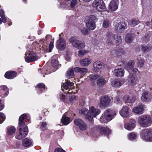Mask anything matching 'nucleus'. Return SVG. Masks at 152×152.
Segmentation results:
<instances>
[{"label": "nucleus", "mask_w": 152, "mask_h": 152, "mask_svg": "<svg viewBox=\"0 0 152 152\" xmlns=\"http://www.w3.org/2000/svg\"><path fill=\"white\" fill-rule=\"evenodd\" d=\"M25 55V60L28 63L34 61L40 58L36 53L30 51L27 52Z\"/></svg>", "instance_id": "7"}, {"label": "nucleus", "mask_w": 152, "mask_h": 152, "mask_svg": "<svg viewBox=\"0 0 152 152\" xmlns=\"http://www.w3.org/2000/svg\"><path fill=\"white\" fill-rule=\"evenodd\" d=\"M47 123L45 122H43L41 123V128L42 130H45L46 129Z\"/></svg>", "instance_id": "57"}, {"label": "nucleus", "mask_w": 152, "mask_h": 152, "mask_svg": "<svg viewBox=\"0 0 152 152\" xmlns=\"http://www.w3.org/2000/svg\"><path fill=\"white\" fill-rule=\"evenodd\" d=\"M132 68V67H131V66L128 64L125 66V69L127 70L129 72H131Z\"/></svg>", "instance_id": "59"}, {"label": "nucleus", "mask_w": 152, "mask_h": 152, "mask_svg": "<svg viewBox=\"0 0 152 152\" xmlns=\"http://www.w3.org/2000/svg\"><path fill=\"white\" fill-rule=\"evenodd\" d=\"M136 97L135 95H132L130 96L125 95L123 97V100L126 102L133 103L136 100Z\"/></svg>", "instance_id": "19"}, {"label": "nucleus", "mask_w": 152, "mask_h": 152, "mask_svg": "<svg viewBox=\"0 0 152 152\" xmlns=\"http://www.w3.org/2000/svg\"><path fill=\"white\" fill-rule=\"evenodd\" d=\"M116 55L117 56H122L124 54V52L123 50L121 48H120L117 50L115 52Z\"/></svg>", "instance_id": "48"}, {"label": "nucleus", "mask_w": 152, "mask_h": 152, "mask_svg": "<svg viewBox=\"0 0 152 152\" xmlns=\"http://www.w3.org/2000/svg\"><path fill=\"white\" fill-rule=\"evenodd\" d=\"M66 46V43L64 39L63 38H59L56 44V47L60 50H64Z\"/></svg>", "instance_id": "11"}, {"label": "nucleus", "mask_w": 152, "mask_h": 152, "mask_svg": "<svg viewBox=\"0 0 152 152\" xmlns=\"http://www.w3.org/2000/svg\"><path fill=\"white\" fill-rule=\"evenodd\" d=\"M89 121H92L93 120V118L95 117L100 113V110L98 109L95 108L93 106L89 108Z\"/></svg>", "instance_id": "9"}, {"label": "nucleus", "mask_w": 152, "mask_h": 152, "mask_svg": "<svg viewBox=\"0 0 152 152\" xmlns=\"http://www.w3.org/2000/svg\"><path fill=\"white\" fill-rule=\"evenodd\" d=\"M140 136L144 140L152 142V128L145 129L142 130Z\"/></svg>", "instance_id": "4"}, {"label": "nucleus", "mask_w": 152, "mask_h": 152, "mask_svg": "<svg viewBox=\"0 0 152 152\" xmlns=\"http://www.w3.org/2000/svg\"><path fill=\"white\" fill-rule=\"evenodd\" d=\"M150 37V34H147L143 36L142 38V42L144 43L147 42L149 41V38Z\"/></svg>", "instance_id": "46"}, {"label": "nucleus", "mask_w": 152, "mask_h": 152, "mask_svg": "<svg viewBox=\"0 0 152 152\" xmlns=\"http://www.w3.org/2000/svg\"><path fill=\"white\" fill-rule=\"evenodd\" d=\"M79 127L80 130L84 131L87 129V126L86 124L83 121L81 125L79 126Z\"/></svg>", "instance_id": "49"}, {"label": "nucleus", "mask_w": 152, "mask_h": 152, "mask_svg": "<svg viewBox=\"0 0 152 152\" xmlns=\"http://www.w3.org/2000/svg\"><path fill=\"white\" fill-rule=\"evenodd\" d=\"M91 61V60L90 58H86L81 60L80 61V63L81 66H86L90 64Z\"/></svg>", "instance_id": "24"}, {"label": "nucleus", "mask_w": 152, "mask_h": 152, "mask_svg": "<svg viewBox=\"0 0 152 152\" xmlns=\"http://www.w3.org/2000/svg\"><path fill=\"white\" fill-rule=\"evenodd\" d=\"M119 3L118 0H112L109 4L108 7L109 10L111 12L116 10L118 8Z\"/></svg>", "instance_id": "12"}, {"label": "nucleus", "mask_w": 152, "mask_h": 152, "mask_svg": "<svg viewBox=\"0 0 152 152\" xmlns=\"http://www.w3.org/2000/svg\"><path fill=\"white\" fill-rule=\"evenodd\" d=\"M77 4V1L76 0H72L70 4V7L73 8Z\"/></svg>", "instance_id": "56"}, {"label": "nucleus", "mask_w": 152, "mask_h": 152, "mask_svg": "<svg viewBox=\"0 0 152 152\" xmlns=\"http://www.w3.org/2000/svg\"><path fill=\"white\" fill-rule=\"evenodd\" d=\"M75 72H79L81 74L86 73L88 71V69L86 68H80L79 67H76L74 69Z\"/></svg>", "instance_id": "30"}, {"label": "nucleus", "mask_w": 152, "mask_h": 152, "mask_svg": "<svg viewBox=\"0 0 152 152\" xmlns=\"http://www.w3.org/2000/svg\"><path fill=\"white\" fill-rule=\"evenodd\" d=\"M127 80L132 85L134 86L136 84L137 78V77H135L132 75H130L128 77Z\"/></svg>", "instance_id": "27"}, {"label": "nucleus", "mask_w": 152, "mask_h": 152, "mask_svg": "<svg viewBox=\"0 0 152 152\" xmlns=\"http://www.w3.org/2000/svg\"><path fill=\"white\" fill-rule=\"evenodd\" d=\"M0 93L2 97H5L8 94V91L7 87L4 85L0 86Z\"/></svg>", "instance_id": "20"}, {"label": "nucleus", "mask_w": 152, "mask_h": 152, "mask_svg": "<svg viewBox=\"0 0 152 152\" xmlns=\"http://www.w3.org/2000/svg\"><path fill=\"white\" fill-rule=\"evenodd\" d=\"M89 111L86 109H83L81 110L80 111V113L81 114H83L86 116V118L89 121V118H90Z\"/></svg>", "instance_id": "32"}, {"label": "nucleus", "mask_w": 152, "mask_h": 152, "mask_svg": "<svg viewBox=\"0 0 152 152\" xmlns=\"http://www.w3.org/2000/svg\"><path fill=\"white\" fill-rule=\"evenodd\" d=\"M98 129L100 133L102 134L107 135L111 132V131L107 127H103L100 126H98Z\"/></svg>", "instance_id": "22"}, {"label": "nucleus", "mask_w": 152, "mask_h": 152, "mask_svg": "<svg viewBox=\"0 0 152 152\" xmlns=\"http://www.w3.org/2000/svg\"><path fill=\"white\" fill-rule=\"evenodd\" d=\"M137 137V135L134 132L129 134L128 135V138L129 140H132L136 139Z\"/></svg>", "instance_id": "38"}, {"label": "nucleus", "mask_w": 152, "mask_h": 152, "mask_svg": "<svg viewBox=\"0 0 152 152\" xmlns=\"http://www.w3.org/2000/svg\"><path fill=\"white\" fill-rule=\"evenodd\" d=\"M141 99L143 102H149L152 99V95L149 91H145L142 92Z\"/></svg>", "instance_id": "10"}, {"label": "nucleus", "mask_w": 152, "mask_h": 152, "mask_svg": "<svg viewBox=\"0 0 152 152\" xmlns=\"http://www.w3.org/2000/svg\"><path fill=\"white\" fill-rule=\"evenodd\" d=\"M66 76L68 77L74 76V72L73 69L70 68L68 69L66 73Z\"/></svg>", "instance_id": "43"}, {"label": "nucleus", "mask_w": 152, "mask_h": 152, "mask_svg": "<svg viewBox=\"0 0 152 152\" xmlns=\"http://www.w3.org/2000/svg\"><path fill=\"white\" fill-rule=\"evenodd\" d=\"M144 63V60L141 59H139L137 60V65L138 67L141 68L143 66Z\"/></svg>", "instance_id": "44"}, {"label": "nucleus", "mask_w": 152, "mask_h": 152, "mask_svg": "<svg viewBox=\"0 0 152 152\" xmlns=\"http://www.w3.org/2000/svg\"><path fill=\"white\" fill-rule=\"evenodd\" d=\"M114 25L115 29L120 32L122 31L127 28V25L126 23L124 21L120 22L118 23H115Z\"/></svg>", "instance_id": "15"}, {"label": "nucleus", "mask_w": 152, "mask_h": 152, "mask_svg": "<svg viewBox=\"0 0 152 152\" xmlns=\"http://www.w3.org/2000/svg\"><path fill=\"white\" fill-rule=\"evenodd\" d=\"M15 131L16 129L14 126H9L7 129V133L8 135H12L15 133Z\"/></svg>", "instance_id": "29"}, {"label": "nucleus", "mask_w": 152, "mask_h": 152, "mask_svg": "<svg viewBox=\"0 0 152 152\" xmlns=\"http://www.w3.org/2000/svg\"><path fill=\"white\" fill-rule=\"evenodd\" d=\"M60 98L61 100L63 101L64 102H66V96L62 94L60 97Z\"/></svg>", "instance_id": "60"}, {"label": "nucleus", "mask_w": 152, "mask_h": 152, "mask_svg": "<svg viewBox=\"0 0 152 152\" xmlns=\"http://www.w3.org/2000/svg\"><path fill=\"white\" fill-rule=\"evenodd\" d=\"M145 106L144 105L141 104L134 107L132 109L133 112L137 115H141L143 113Z\"/></svg>", "instance_id": "13"}, {"label": "nucleus", "mask_w": 152, "mask_h": 152, "mask_svg": "<svg viewBox=\"0 0 152 152\" xmlns=\"http://www.w3.org/2000/svg\"><path fill=\"white\" fill-rule=\"evenodd\" d=\"M135 121L134 120L131 119L130 120L129 124H131L132 125H133L134 127L135 126Z\"/></svg>", "instance_id": "63"}, {"label": "nucleus", "mask_w": 152, "mask_h": 152, "mask_svg": "<svg viewBox=\"0 0 152 152\" xmlns=\"http://www.w3.org/2000/svg\"><path fill=\"white\" fill-rule=\"evenodd\" d=\"M27 116L26 114H24L21 115L19 119L18 126L19 134L16 136V138L18 140H21L27 135L28 130L27 127L25 124V119Z\"/></svg>", "instance_id": "1"}, {"label": "nucleus", "mask_w": 152, "mask_h": 152, "mask_svg": "<svg viewBox=\"0 0 152 152\" xmlns=\"http://www.w3.org/2000/svg\"><path fill=\"white\" fill-rule=\"evenodd\" d=\"M133 37L130 34H128L126 35L125 38V41L128 43H131L133 40Z\"/></svg>", "instance_id": "40"}, {"label": "nucleus", "mask_w": 152, "mask_h": 152, "mask_svg": "<svg viewBox=\"0 0 152 152\" xmlns=\"http://www.w3.org/2000/svg\"><path fill=\"white\" fill-rule=\"evenodd\" d=\"M83 121L80 119H76L74 121L75 124L79 127L83 123Z\"/></svg>", "instance_id": "50"}, {"label": "nucleus", "mask_w": 152, "mask_h": 152, "mask_svg": "<svg viewBox=\"0 0 152 152\" xmlns=\"http://www.w3.org/2000/svg\"><path fill=\"white\" fill-rule=\"evenodd\" d=\"M61 121L64 125H67L70 123V118L64 115L62 117Z\"/></svg>", "instance_id": "33"}, {"label": "nucleus", "mask_w": 152, "mask_h": 152, "mask_svg": "<svg viewBox=\"0 0 152 152\" xmlns=\"http://www.w3.org/2000/svg\"><path fill=\"white\" fill-rule=\"evenodd\" d=\"M110 25V22L108 20H104L102 26L103 27L105 28H107Z\"/></svg>", "instance_id": "53"}, {"label": "nucleus", "mask_w": 152, "mask_h": 152, "mask_svg": "<svg viewBox=\"0 0 152 152\" xmlns=\"http://www.w3.org/2000/svg\"><path fill=\"white\" fill-rule=\"evenodd\" d=\"M114 74L116 76L123 77L124 74V71L122 68H117L114 70Z\"/></svg>", "instance_id": "23"}, {"label": "nucleus", "mask_w": 152, "mask_h": 152, "mask_svg": "<svg viewBox=\"0 0 152 152\" xmlns=\"http://www.w3.org/2000/svg\"><path fill=\"white\" fill-rule=\"evenodd\" d=\"M137 121L140 125L143 127L150 126L152 123V121L149 115H144L139 116Z\"/></svg>", "instance_id": "3"}, {"label": "nucleus", "mask_w": 152, "mask_h": 152, "mask_svg": "<svg viewBox=\"0 0 152 152\" xmlns=\"http://www.w3.org/2000/svg\"><path fill=\"white\" fill-rule=\"evenodd\" d=\"M114 35L112 32H108L106 33V42L109 45H113V44Z\"/></svg>", "instance_id": "14"}, {"label": "nucleus", "mask_w": 152, "mask_h": 152, "mask_svg": "<svg viewBox=\"0 0 152 152\" xmlns=\"http://www.w3.org/2000/svg\"><path fill=\"white\" fill-rule=\"evenodd\" d=\"M51 63L52 66L55 68H58L61 66V64H59V62L55 59H52Z\"/></svg>", "instance_id": "31"}, {"label": "nucleus", "mask_w": 152, "mask_h": 152, "mask_svg": "<svg viewBox=\"0 0 152 152\" xmlns=\"http://www.w3.org/2000/svg\"><path fill=\"white\" fill-rule=\"evenodd\" d=\"M37 86L38 88V93L39 94L41 93L42 92L41 91L42 89H45V85L44 83H41L38 84ZM42 92H43V91Z\"/></svg>", "instance_id": "36"}, {"label": "nucleus", "mask_w": 152, "mask_h": 152, "mask_svg": "<svg viewBox=\"0 0 152 152\" xmlns=\"http://www.w3.org/2000/svg\"><path fill=\"white\" fill-rule=\"evenodd\" d=\"M74 84L69 81H67L63 84V87L66 90H67L69 88H73L74 87Z\"/></svg>", "instance_id": "26"}, {"label": "nucleus", "mask_w": 152, "mask_h": 152, "mask_svg": "<svg viewBox=\"0 0 152 152\" xmlns=\"http://www.w3.org/2000/svg\"><path fill=\"white\" fill-rule=\"evenodd\" d=\"M54 152H66L65 151L63 150L60 148H57L55 150Z\"/></svg>", "instance_id": "62"}, {"label": "nucleus", "mask_w": 152, "mask_h": 152, "mask_svg": "<svg viewBox=\"0 0 152 152\" xmlns=\"http://www.w3.org/2000/svg\"><path fill=\"white\" fill-rule=\"evenodd\" d=\"M139 23V21L138 20L132 19L130 20L129 22V24L132 26H134Z\"/></svg>", "instance_id": "41"}, {"label": "nucleus", "mask_w": 152, "mask_h": 152, "mask_svg": "<svg viewBox=\"0 0 152 152\" xmlns=\"http://www.w3.org/2000/svg\"><path fill=\"white\" fill-rule=\"evenodd\" d=\"M110 99L108 96H103L100 99L98 106L101 108L103 109L107 107L109 104Z\"/></svg>", "instance_id": "8"}, {"label": "nucleus", "mask_w": 152, "mask_h": 152, "mask_svg": "<svg viewBox=\"0 0 152 152\" xmlns=\"http://www.w3.org/2000/svg\"><path fill=\"white\" fill-rule=\"evenodd\" d=\"M77 96L75 95H72L71 96L69 97V101L72 102L73 100H75L77 99Z\"/></svg>", "instance_id": "55"}, {"label": "nucleus", "mask_w": 152, "mask_h": 152, "mask_svg": "<svg viewBox=\"0 0 152 152\" xmlns=\"http://www.w3.org/2000/svg\"><path fill=\"white\" fill-rule=\"evenodd\" d=\"M124 126L125 129L129 131L133 130L135 127L129 123L125 124Z\"/></svg>", "instance_id": "45"}, {"label": "nucleus", "mask_w": 152, "mask_h": 152, "mask_svg": "<svg viewBox=\"0 0 152 152\" xmlns=\"http://www.w3.org/2000/svg\"><path fill=\"white\" fill-rule=\"evenodd\" d=\"M81 33L84 35H86L88 34V30L86 28H83L80 30Z\"/></svg>", "instance_id": "54"}, {"label": "nucleus", "mask_w": 152, "mask_h": 152, "mask_svg": "<svg viewBox=\"0 0 152 152\" xmlns=\"http://www.w3.org/2000/svg\"><path fill=\"white\" fill-rule=\"evenodd\" d=\"M103 1L102 0H95L92 4V6L96 9Z\"/></svg>", "instance_id": "39"}, {"label": "nucleus", "mask_w": 152, "mask_h": 152, "mask_svg": "<svg viewBox=\"0 0 152 152\" xmlns=\"http://www.w3.org/2000/svg\"><path fill=\"white\" fill-rule=\"evenodd\" d=\"M69 41L73 47L78 49L83 48L85 47V43L79 41L76 37H71Z\"/></svg>", "instance_id": "6"}, {"label": "nucleus", "mask_w": 152, "mask_h": 152, "mask_svg": "<svg viewBox=\"0 0 152 152\" xmlns=\"http://www.w3.org/2000/svg\"><path fill=\"white\" fill-rule=\"evenodd\" d=\"M16 75V73L14 71L7 72L4 75L5 77L8 79H13Z\"/></svg>", "instance_id": "25"}, {"label": "nucleus", "mask_w": 152, "mask_h": 152, "mask_svg": "<svg viewBox=\"0 0 152 152\" xmlns=\"http://www.w3.org/2000/svg\"><path fill=\"white\" fill-rule=\"evenodd\" d=\"M99 76L97 74H96L94 75H90L89 76V77L91 80H95L99 78Z\"/></svg>", "instance_id": "52"}, {"label": "nucleus", "mask_w": 152, "mask_h": 152, "mask_svg": "<svg viewBox=\"0 0 152 152\" xmlns=\"http://www.w3.org/2000/svg\"><path fill=\"white\" fill-rule=\"evenodd\" d=\"M0 15L1 18L2 19L3 23H5L7 22V20L5 17L4 11L2 9H0Z\"/></svg>", "instance_id": "42"}, {"label": "nucleus", "mask_w": 152, "mask_h": 152, "mask_svg": "<svg viewBox=\"0 0 152 152\" xmlns=\"http://www.w3.org/2000/svg\"><path fill=\"white\" fill-rule=\"evenodd\" d=\"M142 50L144 52H148L151 49V46L148 44L146 45H143L142 46Z\"/></svg>", "instance_id": "34"}, {"label": "nucleus", "mask_w": 152, "mask_h": 152, "mask_svg": "<svg viewBox=\"0 0 152 152\" xmlns=\"http://www.w3.org/2000/svg\"><path fill=\"white\" fill-rule=\"evenodd\" d=\"M134 60H130L129 61L127 64L131 66V67L133 68L134 65Z\"/></svg>", "instance_id": "58"}, {"label": "nucleus", "mask_w": 152, "mask_h": 152, "mask_svg": "<svg viewBox=\"0 0 152 152\" xmlns=\"http://www.w3.org/2000/svg\"><path fill=\"white\" fill-rule=\"evenodd\" d=\"M115 42L116 44H118L121 43L122 39L121 37L117 35H114V39L113 42Z\"/></svg>", "instance_id": "37"}, {"label": "nucleus", "mask_w": 152, "mask_h": 152, "mask_svg": "<svg viewBox=\"0 0 152 152\" xmlns=\"http://www.w3.org/2000/svg\"><path fill=\"white\" fill-rule=\"evenodd\" d=\"M116 115L115 111L107 109L105 111L104 115L101 116L100 121L102 123H107V121L112 120Z\"/></svg>", "instance_id": "2"}, {"label": "nucleus", "mask_w": 152, "mask_h": 152, "mask_svg": "<svg viewBox=\"0 0 152 152\" xmlns=\"http://www.w3.org/2000/svg\"><path fill=\"white\" fill-rule=\"evenodd\" d=\"M120 99L118 96L116 97L114 99V102L116 104H118L120 102Z\"/></svg>", "instance_id": "61"}, {"label": "nucleus", "mask_w": 152, "mask_h": 152, "mask_svg": "<svg viewBox=\"0 0 152 152\" xmlns=\"http://www.w3.org/2000/svg\"><path fill=\"white\" fill-rule=\"evenodd\" d=\"M96 9L99 11H104L106 10V8L104 1Z\"/></svg>", "instance_id": "35"}, {"label": "nucleus", "mask_w": 152, "mask_h": 152, "mask_svg": "<svg viewBox=\"0 0 152 152\" xmlns=\"http://www.w3.org/2000/svg\"><path fill=\"white\" fill-rule=\"evenodd\" d=\"M131 71L132 72H133L134 73L137 74L139 73V71L136 68H133L132 69Z\"/></svg>", "instance_id": "64"}, {"label": "nucleus", "mask_w": 152, "mask_h": 152, "mask_svg": "<svg viewBox=\"0 0 152 152\" xmlns=\"http://www.w3.org/2000/svg\"><path fill=\"white\" fill-rule=\"evenodd\" d=\"M33 142L31 140H30L27 138H25L22 140V145L25 148H27L32 145Z\"/></svg>", "instance_id": "21"}, {"label": "nucleus", "mask_w": 152, "mask_h": 152, "mask_svg": "<svg viewBox=\"0 0 152 152\" xmlns=\"http://www.w3.org/2000/svg\"><path fill=\"white\" fill-rule=\"evenodd\" d=\"M125 82V80L124 79H122L120 80L115 79L111 82V84L113 87L118 88L119 87L123 85Z\"/></svg>", "instance_id": "17"}, {"label": "nucleus", "mask_w": 152, "mask_h": 152, "mask_svg": "<svg viewBox=\"0 0 152 152\" xmlns=\"http://www.w3.org/2000/svg\"><path fill=\"white\" fill-rule=\"evenodd\" d=\"M97 18L94 15H90L88 16L86 20V26L89 30H93L96 28V25L95 21Z\"/></svg>", "instance_id": "5"}, {"label": "nucleus", "mask_w": 152, "mask_h": 152, "mask_svg": "<svg viewBox=\"0 0 152 152\" xmlns=\"http://www.w3.org/2000/svg\"><path fill=\"white\" fill-rule=\"evenodd\" d=\"M106 82L105 79L102 77H100L97 80V85L100 87L103 86L106 84Z\"/></svg>", "instance_id": "28"}, {"label": "nucleus", "mask_w": 152, "mask_h": 152, "mask_svg": "<svg viewBox=\"0 0 152 152\" xmlns=\"http://www.w3.org/2000/svg\"><path fill=\"white\" fill-rule=\"evenodd\" d=\"M5 116L2 113H0V124L2 123L5 119Z\"/></svg>", "instance_id": "51"}, {"label": "nucleus", "mask_w": 152, "mask_h": 152, "mask_svg": "<svg viewBox=\"0 0 152 152\" xmlns=\"http://www.w3.org/2000/svg\"><path fill=\"white\" fill-rule=\"evenodd\" d=\"M119 113L124 118L128 117L129 116V108L127 106L124 107L120 111Z\"/></svg>", "instance_id": "16"}, {"label": "nucleus", "mask_w": 152, "mask_h": 152, "mask_svg": "<svg viewBox=\"0 0 152 152\" xmlns=\"http://www.w3.org/2000/svg\"><path fill=\"white\" fill-rule=\"evenodd\" d=\"M103 66V65L100 61H96L93 64V70L95 72H98Z\"/></svg>", "instance_id": "18"}, {"label": "nucleus", "mask_w": 152, "mask_h": 152, "mask_svg": "<svg viewBox=\"0 0 152 152\" xmlns=\"http://www.w3.org/2000/svg\"><path fill=\"white\" fill-rule=\"evenodd\" d=\"M89 52L88 50H80L78 51V55L79 56H82L88 53Z\"/></svg>", "instance_id": "47"}]
</instances>
